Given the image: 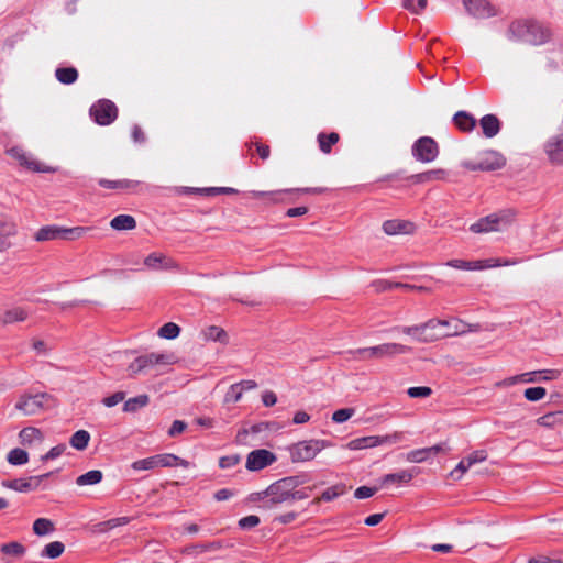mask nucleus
I'll list each match as a JSON object with an SVG mask.
<instances>
[{
  "instance_id": "obj_1",
  "label": "nucleus",
  "mask_w": 563,
  "mask_h": 563,
  "mask_svg": "<svg viewBox=\"0 0 563 563\" xmlns=\"http://www.w3.org/2000/svg\"><path fill=\"white\" fill-rule=\"evenodd\" d=\"M507 36L511 41L539 46L551 40L552 32L534 19H520L510 23Z\"/></svg>"
},
{
  "instance_id": "obj_2",
  "label": "nucleus",
  "mask_w": 563,
  "mask_h": 563,
  "mask_svg": "<svg viewBox=\"0 0 563 563\" xmlns=\"http://www.w3.org/2000/svg\"><path fill=\"white\" fill-rule=\"evenodd\" d=\"M305 483V477L299 475L276 481L266 488L268 499L261 505V508L273 509L280 504H291L292 490Z\"/></svg>"
},
{
  "instance_id": "obj_3",
  "label": "nucleus",
  "mask_w": 563,
  "mask_h": 563,
  "mask_svg": "<svg viewBox=\"0 0 563 563\" xmlns=\"http://www.w3.org/2000/svg\"><path fill=\"white\" fill-rule=\"evenodd\" d=\"M332 444L328 440L311 439L296 442L287 448L294 463L312 461L322 450Z\"/></svg>"
},
{
  "instance_id": "obj_4",
  "label": "nucleus",
  "mask_w": 563,
  "mask_h": 563,
  "mask_svg": "<svg viewBox=\"0 0 563 563\" xmlns=\"http://www.w3.org/2000/svg\"><path fill=\"white\" fill-rule=\"evenodd\" d=\"M176 363L174 353H150L136 357L128 367L131 375H137L145 371L155 368L157 365H172Z\"/></svg>"
},
{
  "instance_id": "obj_5",
  "label": "nucleus",
  "mask_w": 563,
  "mask_h": 563,
  "mask_svg": "<svg viewBox=\"0 0 563 563\" xmlns=\"http://www.w3.org/2000/svg\"><path fill=\"white\" fill-rule=\"evenodd\" d=\"M515 218V212L505 210L498 213H492L487 217L481 218L478 221L470 227L474 233H488L501 231L508 227Z\"/></svg>"
},
{
  "instance_id": "obj_6",
  "label": "nucleus",
  "mask_w": 563,
  "mask_h": 563,
  "mask_svg": "<svg viewBox=\"0 0 563 563\" xmlns=\"http://www.w3.org/2000/svg\"><path fill=\"white\" fill-rule=\"evenodd\" d=\"M505 165L506 158L494 150L483 152L476 161L463 162V166L468 170L492 172L500 169Z\"/></svg>"
},
{
  "instance_id": "obj_7",
  "label": "nucleus",
  "mask_w": 563,
  "mask_h": 563,
  "mask_svg": "<svg viewBox=\"0 0 563 563\" xmlns=\"http://www.w3.org/2000/svg\"><path fill=\"white\" fill-rule=\"evenodd\" d=\"M53 402L54 399L51 395L42 393L22 397L16 402L15 408L26 416H33L47 409Z\"/></svg>"
},
{
  "instance_id": "obj_8",
  "label": "nucleus",
  "mask_w": 563,
  "mask_h": 563,
  "mask_svg": "<svg viewBox=\"0 0 563 563\" xmlns=\"http://www.w3.org/2000/svg\"><path fill=\"white\" fill-rule=\"evenodd\" d=\"M439 154L437 142L429 136L418 139L412 145V155L422 163L433 162Z\"/></svg>"
},
{
  "instance_id": "obj_9",
  "label": "nucleus",
  "mask_w": 563,
  "mask_h": 563,
  "mask_svg": "<svg viewBox=\"0 0 563 563\" xmlns=\"http://www.w3.org/2000/svg\"><path fill=\"white\" fill-rule=\"evenodd\" d=\"M89 113L98 124L108 125L117 119L118 109L112 101L102 99L91 106Z\"/></svg>"
},
{
  "instance_id": "obj_10",
  "label": "nucleus",
  "mask_w": 563,
  "mask_h": 563,
  "mask_svg": "<svg viewBox=\"0 0 563 563\" xmlns=\"http://www.w3.org/2000/svg\"><path fill=\"white\" fill-rule=\"evenodd\" d=\"M52 473H45L37 476H31L29 478H16V479H5L2 481L1 485L5 488L13 489L19 493H27L31 490H35L41 483L48 478Z\"/></svg>"
},
{
  "instance_id": "obj_11",
  "label": "nucleus",
  "mask_w": 563,
  "mask_h": 563,
  "mask_svg": "<svg viewBox=\"0 0 563 563\" xmlns=\"http://www.w3.org/2000/svg\"><path fill=\"white\" fill-rule=\"evenodd\" d=\"M399 439L398 434H391V435H369V437H362L354 440H351L347 443V448L350 450H363L368 448H375L378 445H383L386 443H394Z\"/></svg>"
},
{
  "instance_id": "obj_12",
  "label": "nucleus",
  "mask_w": 563,
  "mask_h": 563,
  "mask_svg": "<svg viewBox=\"0 0 563 563\" xmlns=\"http://www.w3.org/2000/svg\"><path fill=\"white\" fill-rule=\"evenodd\" d=\"M275 461L276 456L274 453L265 449H258L249 453L245 466L249 471L254 472L263 470Z\"/></svg>"
},
{
  "instance_id": "obj_13",
  "label": "nucleus",
  "mask_w": 563,
  "mask_h": 563,
  "mask_svg": "<svg viewBox=\"0 0 563 563\" xmlns=\"http://www.w3.org/2000/svg\"><path fill=\"white\" fill-rule=\"evenodd\" d=\"M466 11L477 19H487L496 15L495 8L486 0H463Z\"/></svg>"
},
{
  "instance_id": "obj_14",
  "label": "nucleus",
  "mask_w": 563,
  "mask_h": 563,
  "mask_svg": "<svg viewBox=\"0 0 563 563\" xmlns=\"http://www.w3.org/2000/svg\"><path fill=\"white\" fill-rule=\"evenodd\" d=\"M428 322L435 323L432 329H428L424 332V335L422 338V343H429L434 342L437 340H440L442 338H446L452 335L453 333L450 331V322L446 320H439V319H430Z\"/></svg>"
},
{
  "instance_id": "obj_15",
  "label": "nucleus",
  "mask_w": 563,
  "mask_h": 563,
  "mask_svg": "<svg viewBox=\"0 0 563 563\" xmlns=\"http://www.w3.org/2000/svg\"><path fill=\"white\" fill-rule=\"evenodd\" d=\"M544 151L551 163L563 165V134L550 137L544 144Z\"/></svg>"
},
{
  "instance_id": "obj_16",
  "label": "nucleus",
  "mask_w": 563,
  "mask_h": 563,
  "mask_svg": "<svg viewBox=\"0 0 563 563\" xmlns=\"http://www.w3.org/2000/svg\"><path fill=\"white\" fill-rule=\"evenodd\" d=\"M144 265L147 268L154 271L178 268V264L174 260L165 256L162 253H152L148 256H146L144 260Z\"/></svg>"
},
{
  "instance_id": "obj_17",
  "label": "nucleus",
  "mask_w": 563,
  "mask_h": 563,
  "mask_svg": "<svg viewBox=\"0 0 563 563\" xmlns=\"http://www.w3.org/2000/svg\"><path fill=\"white\" fill-rule=\"evenodd\" d=\"M418 474H419V468L412 467L409 470H402L398 473L386 474L379 481H380L382 486L389 485V484H408Z\"/></svg>"
},
{
  "instance_id": "obj_18",
  "label": "nucleus",
  "mask_w": 563,
  "mask_h": 563,
  "mask_svg": "<svg viewBox=\"0 0 563 563\" xmlns=\"http://www.w3.org/2000/svg\"><path fill=\"white\" fill-rule=\"evenodd\" d=\"M446 266L465 269V271H482L487 267L499 266V263H489V261H464V260H450L445 263Z\"/></svg>"
},
{
  "instance_id": "obj_19",
  "label": "nucleus",
  "mask_w": 563,
  "mask_h": 563,
  "mask_svg": "<svg viewBox=\"0 0 563 563\" xmlns=\"http://www.w3.org/2000/svg\"><path fill=\"white\" fill-rule=\"evenodd\" d=\"M8 153L12 158L16 159L21 166H23L30 170H33V172H43L44 170V169H42L41 164L36 159H34L31 155L25 153L20 147H12L8 151Z\"/></svg>"
},
{
  "instance_id": "obj_20",
  "label": "nucleus",
  "mask_w": 563,
  "mask_h": 563,
  "mask_svg": "<svg viewBox=\"0 0 563 563\" xmlns=\"http://www.w3.org/2000/svg\"><path fill=\"white\" fill-rule=\"evenodd\" d=\"M383 230L388 235L411 234L415 230V225L405 220H387L383 223Z\"/></svg>"
},
{
  "instance_id": "obj_21",
  "label": "nucleus",
  "mask_w": 563,
  "mask_h": 563,
  "mask_svg": "<svg viewBox=\"0 0 563 563\" xmlns=\"http://www.w3.org/2000/svg\"><path fill=\"white\" fill-rule=\"evenodd\" d=\"M410 351V347L399 343H383L376 345V360L391 358L398 354H405Z\"/></svg>"
},
{
  "instance_id": "obj_22",
  "label": "nucleus",
  "mask_w": 563,
  "mask_h": 563,
  "mask_svg": "<svg viewBox=\"0 0 563 563\" xmlns=\"http://www.w3.org/2000/svg\"><path fill=\"white\" fill-rule=\"evenodd\" d=\"M29 318V311L20 306L7 309L0 317L2 325H10L16 322H23Z\"/></svg>"
},
{
  "instance_id": "obj_23",
  "label": "nucleus",
  "mask_w": 563,
  "mask_h": 563,
  "mask_svg": "<svg viewBox=\"0 0 563 563\" xmlns=\"http://www.w3.org/2000/svg\"><path fill=\"white\" fill-rule=\"evenodd\" d=\"M325 191L322 187H307V188H299V189H287V190H279V191H252L251 195L253 198H263V197H272V200L274 202H277L278 199L275 198V196L280 195L282 192H300V194H322Z\"/></svg>"
},
{
  "instance_id": "obj_24",
  "label": "nucleus",
  "mask_w": 563,
  "mask_h": 563,
  "mask_svg": "<svg viewBox=\"0 0 563 563\" xmlns=\"http://www.w3.org/2000/svg\"><path fill=\"white\" fill-rule=\"evenodd\" d=\"M37 242L53 241L62 239L64 240V227L59 225H45L42 227L34 235Z\"/></svg>"
},
{
  "instance_id": "obj_25",
  "label": "nucleus",
  "mask_w": 563,
  "mask_h": 563,
  "mask_svg": "<svg viewBox=\"0 0 563 563\" xmlns=\"http://www.w3.org/2000/svg\"><path fill=\"white\" fill-rule=\"evenodd\" d=\"M98 184L103 188L135 191L136 188L141 185V181L131 179L109 180L101 178L98 180Z\"/></svg>"
},
{
  "instance_id": "obj_26",
  "label": "nucleus",
  "mask_w": 563,
  "mask_h": 563,
  "mask_svg": "<svg viewBox=\"0 0 563 563\" xmlns=\"http://www.w3.org/2000/svg\"><path fill=\"white\" fill-rule=\"evenodd\" d=\"M483 134L492 139L500 131V121L495 114H486L479 120Z\"/></svg>"
},
{
  "instance_id": "obj_27",
  "label": "nucleus",
  "mask_w": 563,
  "mask_h": 563,
  "mask_svg": "<svg viewBox=\"0 0 563 563\" xmlns=\"http://www.w3.org/2000/svg\"><path fill=\"white\" fill-rule=\"evenodd\" d=\"M560 372L556 369L534 371L529 373L520 374L523 376L520 378L522 383H533L538 380H551L559 376Z\"/></svg>"
},
{
  "instance_id": "obj_28",
  "label": "nucleus",
  "mask_w": 563,
  "mask_h": 563,
  "mask_svg": "<svg viewBox=\"0 0 563 563\" xmlns=\"http://www.w3.org/2000/svg\"><path fill=\"white\" fill-rule=\"evenodd\" d=\"M453 121L463 132H471L476 125L475 118L466 111H457L453 117Z\"/></svg>"
},
{
  "instance_id": "obj_29",
  "label": "nucleus",
  "mask_w": 563,
  "mask_h": 563,
  "mask_svg": "<svg viewBox=\"0 0 563 563\" xmlns=\"http://www.w3.org/2000/svg\"><path fill=\"white\" fill-rule=\"evenodd\" d=\"M156 456L158 467H173L179 465L187 468L190 465L188 461L172 453L157 454Z\"/></svg>"
},
{
  "instance_id": "obj_30",
  "label": "nucleus",
  "mask_w": 563,
  "mask_h": 563,
  "mask_svg": "<svg viewBox=\"0 0 563 563\" xmlns=\"http://www.w3.org/2000/svg\"><path fill=\"white\" fill-rule=\"evenodd\" d=\"M434 324L435 323L433 322H424L412 327H401L396 329L401 331L404 334L411 335L416 341L422 343V338L426 336V330L432 329Z\"/></svg>"
},
{
  "instance_id": "obj_31",
  "label": "nucleus",
  "mask_w": 563,
  "mask_h": 563,
  "mask_svg": "<svg viewBox=\"0 0 563 563\" xmlns=\"http://www.w3.org/2000/svg\"><path fill=\"white\" fill-rule=\"evenodd\" d=\"M110 225L117 231L133 230L136 227V221L130 214H119L111 220Z\"/></svg>"
},
{
  "instance_id": "obj_32",
  "label": "nucleus",
  "mask_w": 563,
  "mask_h": 563,
  "mask_svg": "<svg viewBox=\"0 0 563 563\" xmlns=\"http://www.w3.org/2000/svg\"><path fill=\"white\" fill-rule=\"evenodd\" d=\"M203 340L206 341H214V342H221L227 343L228 342V334L227 332L217 325H210L202 330L201 332Z\"/></svg>"
},
{
  "instance_id": "obj_33",
  "label": "nucleus",
  "mask_w": 563,
  "mask_h": 563,
  "mask_svg": "<svg viewBox=\"0 0 563 563\" xmlns=\"http://www.w3.org/2000/svg\"><path fill=\"white\" fill-rule=\"evenodd\" d=\"M55 77L63 85H71L78 79V71L75 67H58Z\"/></svg>"
},
{
  "instance_id": "obj_34",
  "label": "nucleus",
  "mask_w": 563,
  "mask_h": 563,
  "mask_svg": "<svg viewBox=\"0 0 563 563\" xmlns=\"http://www.w3.org/2000/svg\"><path fill=\"white\" fill-rule=\"evenodd\" d=\"M19 439L21 444L23 445H30L34 441H42L43 434L40 429L27 427L20 431Z\"/></svg>"
},
{
  "instance_id": "obj_35",
  "label": "nucleus",
  "mask_w": 563,
  "mask_h": 563,
  "mask_svg": "<svg viewBox=\"0 0 563 563\" xmlns=\"http://www.w3.org/2000/svg\"><path fill=\"white\" fill-rule=\"evenodd\" d=\"M537 423L541 427L552 428L563 423V411H553L545 413L537 419Z\"/></svg>"
},
{
  "instance_id": "obj_36",
  "label": "nucleus",
  "mask_w": 563,
  "mask_h": 563,
  "mask_svg": "<svg viewBox=\"0 0 563 563\" xmlns=\"http://www.w3.org/2000/svg\"><path fill=\"white\" fill-rule=\"evenodd\" d=\"M340 140V136L335 132H331L329 134L319 133L318 143L321 152L329 154L334 144H336Z\"/></svg>"
},
{
  "instance_id": "obj_37",
  "label": "nucleus",
  "mask_w": 563,
  "mask_h": 563,
  "mask_svg": "<svg viewBox=\"0 0 563 563\" xmlns=\"http://www.w3.org/2000/svg\"><path fill=\"white\" fill-rule=\"evenodd\" d=\"M103 478V474L99 470L89 471L76 478L78 486H88L99 484Z\"/></svg>"
},
{
  "instance_id": "obj_38",
  "label": "nucleus",
  "mask_w": 563,
  "mask_h": 563,
  "mask_svg": "<svg viewBox=\"0 0 563 563\" xmlns=\"http://www.w3.org/2000/svg\"><path fill=\"white\" fill-rule=\"evenodd\" d=\"M150 398L147 395H139L136 397L128 399L123 405V411L136 412L139 409L147 406Z\"/></svg>"
},
{
  "instance_id": "obj_39",
  "label": "nucleus",
  "mask_w": 563,
  "mask_h": 563,
  "mask_svg": "<svg viewBox=\"0 0 563 563\" xmlns=\"http://www.w3.org/2000/svg\"><path fill=\"white\" fill-rule=\"evenodd\" d=\"M89 441H90L89 432L86 430H78L70 437L69 444L74 449L82 451L88 446Z\"/></svg>"
},
{
  "instance_id": "obj_40",
  "label": "nucleus",
  "mask_w": 563,
  "mask_h": 563,
  "mask_svg": "<svg viewBox=\"0 0 563 563\" xmlns=\"http://www.w3.org/2000/svg\"><path fill=\"white\" fill-rule=\"evenodd\" d=\"M222 548H223L222 541H213V542H208L205 544L189 545L185 549V552L188 554H194V553L198 554V553H202V552H207V551H218Z\"/></svg>"
},
{
  "instance_id": "obj_41",
  "label": "nucleus",
  "mask_w": 563,
  "mask_h": 563,
  "mask_svg": "<svg viewBox=\"0 0 563 563\" xmlns=\"http://www.w3.org/2000/svg\"><path fill=\"white\" fill-rule=\"evenodd\" d=\"M345 493V486L343 484H338V485H333L329 488H327L321 497H318L316 499H313V504H318L320 500H324V501H331L333 499H335L336 497L343 495Z\"/></svg>"
},
{
  "instance_id": "obj_42",
  "label": "nucleus",
  "mask_w": 563,
  "mask_h": 563,
  "mask_svg": "<svg viewBox=\"0 0 563 563\" xmlns=\"http://www.w3.org/2000/svg\"><path fill=\"white\" fill-rule=\"evenodd\" d=\"M65 545L60 541H53L44 547L41 552L42 558L56 559L63 554Z\"/></svg>"
},
{
  "instance_id": "obj_43",
  "label": "nucleus",
  "mask_w": 563,
  "mask_h": 563,
  "mask_svg": "<svg viewBox=\"0 0 563 563\" xmlns=\"http://www.w3.org/2000/svg\"><path fill=\"white\" fill-rule=\"evenodd\" d=\"M0 551L5 555L21 558L25 554L26 549L23 544L16 541L4 543L0 547Z\"/></svg>"
},
{
  "instance_id": "obj_44",
  "label": "nucleus",
  "mask_w": 563,
  "mask_h": 563,
  "mask_svg": "<svg viewBox=\"0 0 563 563\" xmlns=\"http://www.w3.org/2000/svg\"><path fill=\"white\" fill-rule=\"evenodd\" d=\"M7 461L11 465H24L29 461V453L23 449L15 448L8 453Z\"/></svg>"
},
{
  "instance_id": "obj_45",
  "label": "nucleus",
  "mask_w": 563,
  "mask_h": 563,
  "mask_svg": "<svg viewBox=\"0 0 563 563\" xmlns=\"http://www.w3.org/2000/svg\"><path fill=\"white\" fill-rule=\"evenodd\" d=\"M33 531L37 536H46L54 531V525L49 519L38 518L33 523Z\"/></svg>"
},
{
  "instance_id": "obj_46",
  "label": "nucleus",
  "mask_w": 563,
  "mask_h": 563,
  "mask_svg": "<svg viewBox=\"0 0 563 563\" xmlns=\"http://www.w3.org/2000/svg\"><path fill=\"white\" fill-rule=\"evenodd\" d=\"M180 333V328L174 322H167L163 327L159 328L157 334L158 336L167 340L176 339Z\"/></svg>"
},
{
  "instance_id": "obj_47",
  "label": "nucleus",
  "mask_w": 563,
  "mask_h": 563,
  "mask_svg": "<svg viewBox=\"0 0 563 563\" xmlns=\"http://www.w3.org/2000/svg\"><path fill=\"white\" fill-rule=\"evenodd\" d=\"M16 225L13 221H11L8 217L0 213V235L9 239L10 236L15 235Z\"/></svg>"
},
{
  "instance_id": "obj_48",
  "label": "nucleus",
  "mask_w": 563,
  "mask_h": 563,
  "mask_svg": "<svg viewBox=\"0 0 563 563\" xmlns=\"http://www.w3.org/2000/svg\"><path fill=\"white\" fill-rule=\"evenodd\" d=\"M132 468L135 471H150L158 467L157 456L153 455L146 459L137 460L132 463Z\"/></svg>"
},
{
  "instance_id": "obj_49",
  "label": "nucleus",
  "mask_w": 563,
  "mask_h": 563,
  "mask_svg": "<svg viewBox=\"0 0 563 563\" xmlns=\"http://www.w3.org/2000/svg\"><path fill=\"white\" fill-rule=\"evenodd\" d=\"M91 228L89 227H74L64 228V240L74 241L84 236Z\"/></svg>"
},
{
  "instance_id": "obj_50",
  "label": "nucleus",
  "mask_w": 563,
  "mask_h": 563,
  "mask_svg": "<svg viewBox=\"0 0 563 563\" xmlns=\"http://www.w3.org/2000/svg\"><path fill=\"white\" fill-rule=\"evenodd\" d=\"M350 354H352L354 356V358H358V360H376V345L375 346H371V347H362V349H356V350H353V351H350L349 352Z\"/></svg>"
},
{
  "instance_id": "obj_51",
  "label": "nucleus",
  "mask_w": 563,
  "mask_h": 563,
  "mask_svg": "<svg viewBox=\"0 0 563 563\" xmlns=\"http://www.w3.org/2000/svg\"><path fill=\"white\" fill-rule=\"evenodd\" d=\"M429 457L430 456L427 448L410 451L406 455V460L411 463H421Z\"/></svg>"
},
{
  "instance_id": "obj_52",
  "label": "nucleus",
  "mask_w": 563,
  "mask_h": 563,
  "mask_svg": "<svg viewBox=\"0 0 563 563\" xmlns=\"http://www.w3.org/2000/svg\"><path fill=\"white\" fill-rule=\"evenodd\" d=\"M243 391L240 385L233 384L229 387L225 396L224 402H238L242 398Z\"/></svg>"
},
{
  "instance_id": "obj_53",
  "label": "nucleus",
  "mask_w": 563,
  "mask_h": 563,
  "mask_svg": "<svg viewBox=\"0 0 563 563\" xmlns=\"http://www.w3.org/2000/svg\"><path fill=\"white\" fill-rule=\"evenodd\" d=\"M547 394L545 388L543 387H530L525 390V398L529 401H539Z\"/></svg>"
},
{
  "instance_id": "obj_54",
  "label": "nucleus",
  "mask_w": 563,
  "mask_h": 563,
  "mask_svg": "<svg viewBox=\"0 0 563 563\" xmlns=\"http://www.w3.org/2000/svg\"><path fill=\"white\" fill-rule=\"evenodd\" d=\"M488 457L486 450H476L467 455L465 459L467 461V466H473L476 463H481L486 461Z\"/></svg>"
},
{
  "instance_id": "obj_55",
  "label": "nucleus",
  "mask_w": 563,
  "mask_h": 563,
  "mask_svg": "<svg viewBox=\"0 0 563 563\" xmlns=\"http://www.w3.org/2000/svg\"><path fill=\"white\" fill-rule=\"evenodd\" d=\"M354 415L353 408H343L334 411L332 420L336 423H343L347 421Z\"/></svg>"
},
{
  "instance_id": "obj_56",
  "label": "nucleus",
  "mask_w": 563,
  "mask_h": 563,
  "mask_svg": "<svg viewBox=\"0 0 563 563\" xmlns=\"http://www.w3.org/2000/svg\"><path fill=\"white\" fill-rule=\"evenodd\" d=\"M407 394L411 398H426L429 397L432 394V389L427 386H419V387H410L407 390Z\"/></svg>"
},
{
  "instance_id": "obj_57",
  "label": "nucleus",
  "mask_w": 563,
  "mask_h": 563,
  "mask_svg": "<svg viewBox=\"0 0 563 563\" xmlns=\"http://www.w3.org/2000/svg\"><path fill=\"white\" fill-rule=\"evenodd\" d=\"M66 448L67 446L64 443L57 444L56 446H53L46 454L42 455L41 460L46 462L48 460L57 459L65 452Z\"/></svg>"
},
{
  "instance_id": "obj_58",
  "label": "nucleus",
  "mask_w": 563,
  "mask_h": 563,
  "mask_svg": "<svg viewBox=\"0 0 563 563\" xmlns=\"http://www.w3.org/2000/svg\"><path fill=\"white\" fill-rule=\"evenodd\" d=\"M125 398V393L124 391H117L114 393L113 395L109 396V397H104L102 399V404L106 406V407H114L117 406L118 404H120L121 401H123Z\"/></svg>"
},
{
  "instance_id": "obj_59",
  "label": "nucleus",
  "mask_w": 563,
  "mask_h": 563,
  "mask_svg": "<svg viewBox=\"0 0 563 563\" xmlns=\"http://www.w3.org/2000/svg\"><path fill=\"white\" fill-rule=\"evenodd\" d=\"M260 523V518L255 515L243 517L239 520L238 525L241 529H252Z\"/></svg>"
},
{
  "instance_id": "obj_60",
  "label": "nucleus",
  "mask_w": 563,
  "mask_h": 563,
  "mask_svg": "<svg viewBox=\"0 0 563 563\" xmlns=\"http://www.w3.org/2000/svg\"><path fill=\"white\" fill-rule=\"evenodd\" d=\"M376 492V487L361 486L355 489L354 497L357 499H365L372 497Z\"/></svg>"
},
{
  "instance_id": "obj_61",
  "label": "nucleus",
  "mask_w": 563,
  "mask_h": 563,
  "mask_svg": "<svg viewBox=\"0 0 563 563\" xmlns=\"http://www.w3.org/2000/svg\"><path fill=\"white\" fill-rule=\"evenodd\" d=\"M239 462H240V456L236 455V454L228 455V456H222L219 460V466L221 468H230V467H233L236 464H239Z\"/></svg>"
},
{
  "instance_id": "obj_62",
  "label": "nucleus",
  "mask_w": 563,
  "mask_h": 563,
  "mask_svg": "<svg viewBox=\"0 0 563 563\" xmlns=\"http://www.w3.org/2000/svg\"><path fill=\"white\" fill-rule=\"evenodd\" d=\"M371 287H373L376 292L388 291L393 289V282L386 279H377L372 282Z\"/></svg>"
},
{
  "instance_id": "obj_63",
  "label": "nucleus",
  "mask_w": 563,
  "mask_h": 563,
  "mask_svg": "<svg viewBox=\"0 0 563 563\" xmlns=\"http://www.w3.org/2000/svg\"><path fill=\"white\" fill-rule=\"evenodd\" d=\"M186 428H187L186 422H184L181 420H175L168 430V435L176 437V435L180 434L181 432H184L186 430Z\"/></svg>"
},
{
  "instance_id": "obj_64",
  "label": "nucleus",
  "mask_w": 563,
  "mask_h": 563,
  "mask_svg": "<svg viewBox=\"0 0 563 563\" xmlns=\"http://www.w3.org/2000/svg\"><path fill=\"white\" fill-rule=\"evenodd\" d=\"M262 401L265 407H272L277 402V396L272 390H266L262 395Z\"/></svg>"
}]
</instances>
